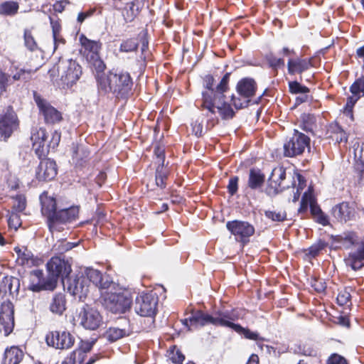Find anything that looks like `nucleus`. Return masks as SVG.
Listing matches in <instances>:
<instances>
[{"mask_svg":"<svg viewBox=\"0 0 364 364\" xmlns=\"http://www.w3.org/2000/svg\"><path fill=\"white\" fill-rule=\"evenodd\" d=\"M229 78L230 73H227L217 85H215L212 75H207L203 78L201 106L210 114L218 113L223 119H232L235 115L225 95L228 90Z\"/></svg>","mask_w":364,"mask_h":364,"instance_id":"obj_1","label":"nucleus"},{"mask_svg":"<svg viewBox=\"0 0 364 364\" xmlns=\"http://www.w3.org/2000/svg\"><path fill=\"white\" fill-rule=\"evenodd\" d=\"M98 88L105 93L112 92L117 98H127L132 93L133 82L129 73L110 72L107 75H97Z\"/></svg>","mask_w":364,"mask_h":364,"instance_id":"obj_2","label":"nucleus"},{"mask_svg":"<svg viewBox=\"0 0 364 364\" xmlns=\"http://www.w3.org/2000/svg\"><path fill=\"white\" fill-rule=\"evenodd\" d=\"M104 285L107 286L103 288L105 290L100 296L107 309L114 314H124L130 309L132 297L128 291L115 282L106 281Z\"/></svg>","mask_w":364,"mask_h":364,"instance_id":"obj_3","label":"nucleus"},{"mask_svg":"<svg viewBox=\"0 0 364 364\" xmlns=\"http://www.w3.org/2000/svg\"><path fill=\"white\" fill-rule=\"evenodd\" d=\"M230 310H218L213 313V315L205 314L201 311L193 312L191 316L183 320V324L191 330V326L198 328L204 326L207 324H213L215 326L225 327L228 319H231L229 315Z\"/></svg>","mask_w":364,"mask_h":364,"instance_id":"obj_4","label":"nucleus"},{"mask_svg":"<svg viewBox=\"0 0 364 364\" xmlns=\"http://www.w3.org/2000/svg\"><path fill=\"white\" fill-rule=\"evenodd\" d=\"M56 70L60 78L59 82L55 80V83L63 89L73 86L82 75L81 66L72 59L60 60Z\"/></svg>","mask_w":364,"mask_h":364,"instance_id":"obj_5","label":"nucleus"},{"mask_svg":"<svg viewBox=\"0 0 364 364\" xmlns=\"http://www.w3.org/2000/svg\"><path fill=\"white\" fill-rule=\"evenodd\" d=\"M356 54L359 58L363 60L362 70L363 73L360 77L350 86V92L352 95L347 98L346 104L343 108V114L348 117L350 121L354 120L353 107L355 103L362 97H364V46L358 48Z\"/></svg>","mask_w":364,"mask_h":364,"instance_id":"obj_6","label":"nucleus"},{"mask_svg":"<svg viewBox=\"0 0 364 364\" xmlns=\"http://www.w3.org/2000/svg\"><path fill=\"white\" fill-rule=\"evenodd\" d=\"M309 146L310 138L294 129L292 134L288 136L284 143V156L294 157L301 155L306 149H309Z\"/></svg>","mask_w":364,"mask_h":364,"instance_id":"obj_7","label":"nucleus"},{"mask_svg":"<svg viewBox=\"0 0 364 364\" xmlns=\"http://www.w3.org/2000/svg\"><path fill=\"white\" fill-rule=\"evenodd\" d=\"M346 240L349 243L346 247H352L345 259L346 264L354 271L359 270L364 267V241L356 239L353 235L347 236Z\"/></svg>","mask_w":364,"mask_h":364,"instance_id":"obj_8","label":"nucleus"},{"mask_svg":"<svg viewBox=\"0 0 364 364\" xmlns=\"http://www.w3.org/2000/svg\"><path fill=\"white\" fill-rule=\"evenodd\" d=\"M237 91L239 97L232 96V102L237 109H242L248 106L250 99L255 95L256 82L252 78H243L237 85Z\"/></svg>","mask_w":364,"mask_h":364,"instance_id":"obj_9","label":"nucleus"},{"mask_svg":"<svg viewBox=\"0 0 364 364\" xmlns=\"http://www.w3.org/2000/svg\"><path fill=\"white\" fill-rule=\"evenodd\" d=\"M158 301L156 293H142L136 298L134 311L141 316L153 318L156 314Z\"/></svg>","mask_w":364,"mask_h":364,"instance_id":"obj_10","label":"nucleus"},{"mask_svg":"<svg viewBox=\"0 0 364 364\" xmlns=\"http://www.w3.org/2000/svg\"><path fill=\"white\" fill-rule=\"evenodd\" d=\"M46 266L48 271V277L49 279L55 281V287L57 286L59 278H61L65 286V279L68 277L72 271L69 262L60 257H53L48 262Z\"/></svg>","mask_w":364,"mask_h":364,"instance_id":"obj_11","label":"nucleus"},{"mask_svg":"<svg viewBox=\"0 0 364 364\" xmlns=\"http://www.w3.org/2000/svg\"><path fill=\"white\" fill-rule=\"evenodd\" d=\"M48 346L59 350L70 349L75 341V336L68 331H53L46 336Z\"/></svg>","mask_w":364,"mask_h":364,"instance_id":"obj_12","label":"nucleus"},{"mask_svg":"<svg viewBox=\"0 0 364 364\" xmlns=\"http://www.w3.org/2000/svg\"><path fill=\"white\" fill-rule=\"evenodd\" d=\"M19 122L12 108L0 115V139L6 141L18 129Z\"/></svg>","mask_w":364,"mask_h":364,"instance_id":"obj_13","label":"nucleus"},{"mask_svg":"<svg viewBox=\"0 0 364 364\" xmlns=\"http://www.w3.org/2000/svg\"><path fill=\"white\" fill-rule=\"evenodd\" d=\"M28 289L33 292L43 290L53 291L55 289V281L47 277L43 278L42 270L36 269L29 273L28 277Z\"/></svg>","mask_w":364,"mask_h":364,"instance_id":"obj_14","label":"nucleus"},{"mask_svg":"<svg viewBox=\"0 0 364 364\" xmlns=\"http://www.w3.org/2000/svg\"><path fill=\"white\" fill-rule=\"evenodd\" d=\"M78 208L75 206L56 211L53 218L48 223L50 231H60L61 227L60 225L75 220L78 215Z\"/></svg>","mask_w":364,"mask_h":364,"instance_id":"obj_15","label":"nucleus"},{"mask_svg":"<svg viewBox=\"0 0 364 364\" xmlns=\"http://www.w3.org/2000/svg\"><path fill=\"white\" fill-rule=\"evenodd\" d=\"M33 99L47 124H55L61 121V113L36 92H33Z\"/></svg>","mask_w":364,"mask_h":364,"instance_id":"obj_16","label":"nucleus"},{"mask_svg":"<svg viewBox=\"0 0 364 364\" xmlns=\"http://www.w3.org/2000/svg\"><path fill=\"white\" fill-rule=\"evenodd\" d=\"M227 229L232 234L238 241L245 242L254 235L255 228L247 221L232 220L226 223Z\"/></svg>","mask_w":364,"mask_h":364,"instance_id":"obj_17","label":"nucleus"},{"mask_svg":"<svg viewBox=\"0 0 364 364\" xmlns=\"http://www.w3.org/2000/svg\"><path fill=\"white\" fill-rule=\"evenodd\" d=\"M67 289L68 292L82 301L89 292L87 279L83 274H77L74 277L67 278Z\"/></svg>","mask_w":364,"mask_h":364,"instance_id":"obj_18","label":"nucleus"},{"mask_svg":"<svg viewBox=\"0 0 364 364\" xmlns=\"http://www.w3.org/2000/svg\"><path fill=\"white\" fill-rule=\"evenodd\" d=\"M80 324L86 329L96 330L102 323V317L100 312L88 305H85L80 312Z\"/></svg>","mask_w":364,"mask_h":364,"instance_id":"obj_19","label":"nucleus"},{"mask_svg":"<svg viewBox=\"0 0 364 364\" xmlns=\"http://www.w3.org/2000/svg\"><path fill=\"white\" fill-rule=\"evenodd\" d=\"M14 306L11 302L1 304L0 306V331H4L6 336H9L14 330Z\"/></svg>","mask_w":364,"mask_h":364,"instance_id":"obj_20","label":"nucleus"},{"mask_svg":"<svg viewBox=\"0 0 364 364\" xmlns=\"http://www.w3.org/2000/svg\"><path fill=\"white\" fill-rule=\"evenodd\" d=\"M287 178L286 169L282 166L274 168L269 178V191L268 194H277L285 188L289 187V185L285 183Z\"/></svg>","mask_w":364,"mask_h":364,"instance_id":"obj_21","label":"nucleus"},{"mask_svg":"<svg viewBox=\"0 0 364 364\" xmlns=\"http://www.w3.org/2000/svg\"><path fill=\"white\" fill-rule=\"evenodd\" d=\"M47 137L45 129L33 128L31 131V140L33 143V148L39 157L45 156L48 153Z\"/></svg>","mask_w":364,"mask_h":364,"instance_id":"obj_22","label":"nucleus"},{"mask_svg":"<svg viewBox=\"0 0 364 364\" xmlns=\"http://www.w3.org/2000/svg\"><path fill=\"white\" fill-rule=\"evenodd\" d=\"M332 214L341 223L351 220L355 216V205L354 203L342 202L333 208Z\"/></svg>","mask_w":364,"mask_h":364,"instance_id":"obj_23","label":"nucleus"},{"mask_svg":"<svg viewBox=\"0 0 364 364\" xmlns=\"http://www.w3.org/2000/svg\"><path fill=\"white\" fill-rule=\"evenodd\" d=\"M122 321L121 323L109 327L107 330L105 336L108 341L114 342L124 337L129 336L132 333V330L129 321L124 318Z\"/></svg>","mask_w":364,"mask_h":364,"instance_id":"obj_24","label":"nucleus"},{"mask_svg":"<svg viewBox=\"0 0 364 364\" xmlns=\"http://www.w3.org/2000/svg\"><path fill=\"white\" fill-rule=\"evenodd\" d=\"M57 175L55 162L50 159L42 160L36 170V178L38 181H50Z\"/></svg>","mask_w":364,"mask_h":364,"instance_id":"obj_25","label":"nucleus"},{"mask_svg":"<svg viewBox=\"0 0 364 364\" xmlns=\"http://www.w3.org/2000/svg\"><path fill=\"white\" fill-rule=\"evenodd\" d=\"M229 315L231 316V319H228V323L225 325V328H232L237 333L243 334L244 336L247 339L254 341L263 340L259 337V335L257 332L251 331L250 330L245 328L240 325L234 323L239 318V316L235 310L231 309L230 311Z\"/></svg>","mask_w":364,"mask_h":364,"instance_id":"obj_26","label":"nucleus"},{"mask_svg":"<svg viewBox=\"0 0 364 364\" xmlns=\"http://www.w3.org/2000/svg\"><path fill=\"white\" fill-rule=\"evenodd\" d=\"M86 279H87L88 284L92 282L96 287H97L100 291V295L104 291V287L107 285H104L106 281L108 282H114L110 279L108 275H102V273L95 269L92 268H86L84 273H82Z\"/></svg>","mask_w":364,"mask_h":364,"instance_id":"obj_27","label":"nucleus"},{"mask_svg":"<svg viewBox=\"0 0 364 364\" xmlns=\"http://www.w3.org/2000/svg\"><path fill=\"white\" fill-rule=\"evenodd\" d=\"M313 58H290L287 63L288 73L290 75L301 74L313 66Z\"/></svg>","mask_w":364,"mask_h":364,"instance_id":"obj_28","label":"nucleus"},{"mask_svg":"<svg viewBox=\"0 0 364 364\" xmlns=\"http://www.w3.org/2000/svg\"><path fill=\"white\" fill-rule=\"evenodd\" d=\"M41 213L47 218L48 223L53 218L56 210V202L53 197L48 196V193L43 192L40 196Z\"/></svg>","mask_w":364,"mask_h":364,"instance_id":"obj_29","label":"nucleus"},{"mask_svg":"<svg viewBox=\"0 0 364 364\" xmlns=\"http://www.w3.org/2000/svg\"><path fill=\"white\" fill-rule=\"evenodd\" d=\"M20 288V280L14 277H4L0 284V293L14 296L18 293Z\"/></svg>","mask_w":364,"mask_h":364,"instance_id":"obj_30","label":"nucleus"},{"mask_svg":"<svg viewBox=\"0 0 364 364\" xmlns=\"http://www.w3.org/2000/svg\"><path fill=\"white\" fill-rule=\"evenodd\" d=\"M24 356L23 352L17 346L7 348L4 354L2 364H19Z\"/></svg>","mask_w":364,"mask_h":364,"instance_id":"obj_31","label":"nucleus"},{"mask_svg":"<svg viewBox=\"0 0 364 364\" xmlns=\"http://www.w3.org/2000/svg\"><path fill=\"white\" fill-rule=\"evenodd\" d=\"M11 77V85L14 81H23L28 82L31 79L33 73L32 70L18 68V66L14 65V62H11V66L9 70Z\"/></svg>","mask_w":364,"mask_h":364,"instance_id":"obj_32","label":"nucleus"},{"mask_svg":"<svg viewBox=\"0 0 364 364\" xmlns=\"http://www.w3.org/2000/svg\"><path fill=\"white\" fill-rule=\"evenodd\" d=\"M16 252L17 262L22 266H31L34 264L33 254L25 247L21 248L16 247L14 248Z\"/></svg>","mask_w":364,"mask_h":364,"instance_id":"obj_33","label":"nucleus"},{"mask_svg":"<svg viewBox=\"0 0 364 364\" xmlns=\"http://www.w3.org/2000/svg\"><path fill=\"white\" fill-rule=\"evenodd\" d=\"M264 182V176L260 170L250 169L248 186L251 189L260 188Z\"/></svg>","mask_w":364,"mask_h":364,"instance_id":"obj_34","label":"nucleus"},{"mask_svg":"<svg viewBox=\"0 0 364 364\" xmlns=\"http://www.w3.org/2000/svg\"><path fill=\"white\" fill-rule=\"evenodd\" d=\"M80 42L85 51L90 53V56L98 54V52L101 48V43L100 41L90 40L84 35L80 36Z\"/></svg>","mask_w":364,"mask_h":364,"instance_id":"obj_35","label":"nucleus"},{"mask_svg":"<svg viewBox=\"0 0 364 364\" xmlns=\"http://www.w3.org/2000/svg\"><path fill=\"white\" fill-rule=\"evenodd\" d=\"M50 311L56 314L61 315L65 310V299L63 294H55L50 305Z\"/></svg>","mask_w":364,"mask_h":364,"instance_id":"obj_36","label":"nucleus"},{"mask_svg":"<svg viewBox=\"0 0 364 364\" xmlns=\"http://www.w3.org/2000/svg\"><path fill=\"white\" fill-rule=\"evenodd\" d=\"M89 156L90 151L84 146L80 145L73 148V161L77 165L82 166Z\"/></svg>","mask_w":364,"mask_h":364,"instance_id":"obj_37","label":"nucleus"},{"mask_svg":"<svg viewBox=\"0 0 364 364\" xmlns=\"http://www.w3.org/2000/svg\"><path fill=\"white\" fill-rule=\"evenodd\" d=\"M18 10V4L15 1H5L0 4V14L14 16Z\"/></svg>","mask_w":364,"mask_h":364,"instance_id":"obj_38","label":"nucleus"},{"mask_svg":"<svg viewBox=\"0 0 364 364\" xmlns=\"http://www.w3.org/2000/svg\"><path fill=\"white\" fill-rule=\"evenodd\" d=\"M168 177V171L163 165H159L156 170V185L160 188L166 187V181Z\"/></svg>","mask_w":364,"mask_h":364,"instance_id":"obj_39","label":"nucleus"},{"mask_svg":"<svg viewBox=\"0 0 364 364\" xmlns=\"http://www.w3.org/2000/svg\"><path fill=\"white\" fill-rule=\"evenodd\" d=\"M328 132L335 134V136H331V137H334L336 141L338 143L343 141L346 142L348 140L346 132L337 123L331 124L329 127Z\"/></svg>","mask_w":364,"mask_h":364,"instance_id":"obj_40","label":"nucleus"},{"mask_svg":"<svg viewBox=\"0 0 364 364\" xmlns=\"http://www.w3.org/2000/svg\"><path fill=\"white\" fill-rule=\"evenodd\" d=\"M265 60H267L269 68L276 72L279 68L284 67V59L282 58H277L272 53L266 54Z\"/></svg>","mask_w":364,"mask_h":364,"instance_id":"obj_41","label":"nucleus"},{"mask_svg":"<svg viewBox=\"0 0 364 364\" xmlns=\"http://www.w3.org/2000/svg\"><path fill=\"white\" fill-rule=\"evenodd\" d=\"M167 353L168 360L174 364H181L185 358L180 350L175 346L171 347Z\"/></svg>","mask_w":364,"mask_h":364,"instance_id":"obj_42","label":"nucleus"},{"mask_svg":"<svg viewBox=\"0 0 364 364\" xmlns=\"http://www.w3.org/2000/svg\"><path fill=\"white\" fill-rule=\"evenodd\" d=\"M76 246L75 243L67 242L65 240H58L53 247V251L58 254H63L65 252L73 249Z\"/></svg>","mask_w":364,"mask_h":364,"instance_id":"obj_43","label":"nucleus"},{"mask_svg":"<svg viewBox=\"0 0 364 364\" xmlns=\"http://www.w3.org/2000/svg\"><path fill=\"white\" fill-rule=\"evenodd\" d=\"M264 215L269 220L274 222H282L287 218V213L284 210H265Z\"/></svg>","mask_w":364,"mask_h":364,"instance_id":"obj_44","label":"nucleus"},{"mask_svg":"<svg viewBox=\"0 0 364 364\" xmlns=\"http://www.w3.org/2000/svg\"><path fill=\"white\" fill-rule=\"evenodd\" d=\"M13 199L14 200L13 205V211L21 213L25 210L26 206V199L24 195H16L15 197H13Z\"/></svg>","mask_w":364,"mask_h":364,"instance_id":"obj_45","label":"nucleus"},{"mask_svg":"<svg viewBox=\"0 0 364 364\" xmlns=\"http://www.w3.org/2000/svg\"><path fill=\"white\" fill-rule=\"evenodd\" d=\"M301 118L303 129L306 132H311L313 130V126L316 122L315 116L311 114H303Z\"/></svg>","mask_w":364,"mask_h":364,"instance_id":"obj_46","label":"nucleus"},{"mask_svg":"<svg viewBox=\"0 0 364 364\" xmlns=\"http://www.w3.org/2000/svg\"><path fill=\"white\" fill-rule=\"evenodd\" d=\"M289 88L290 92L293 94H307L309 92L307 87L301 85L297 81L289 82Z\"/></svg>","mask_w":364,"mask_h":364,"instance_id":"obj_47","label":"nucleus"},{"mask_svg":"<svg viewBox=\"0 0 364 364\" xmlns=\"http://www.w3.org/2000/svg\"><path fill=\"white\" fill-rule=\"evenodd\" d=\"M24 43L26 47L31 51H34L37 49V43L33 37L31 32L28 30L24 31Z\"/></svg>","mask_w":364,"mask_h":364,"instance_id":"obj_48","label":"nucleus"},{"mask_svg":"<svg viewBox=\"0 0 364 364\" xmlns=\"http://www.w3.org/2000/svg\"><path fill=\"white\" fill-rule=\"evenodd\" d=\"M312 193L305 192L301 198L300 207L299 208V213H304L307 210L308 207H310Z\"/></svg>","mask_w":364,"mask_h":364,"instance_id":"obj_49","label":"nucleus"},{"mask_svg":"<svg viewBox=\"0 0 364 364\" xmlns=\"http://www.w3.org/2000/svg\"><path fill=\"white\" fill-rule=\"evenodd\" d=\"M10 85V75L0 70V95L6 90L7 87Z\"/></svg>","mask_w":364,"mask_h":364,"instance_id":"obj_50","label":"nucleus"},{"mask_svg":"<svg viewBox=\"0 0 364 364\" xmlns=\"http://www.w3.org/2000/svg\"><path fill=\"white\" fill-rule=\"evenodd\" d=\"M138 47V43L134 39H128L120 46V50L122 52H132L135 50Z\"/></svg>","mask_w":364,"mask_h":364,"instance_id":"obj_51","label":"nucleus"},{"mask_svg":"<svg viewBox=\"0 0 364 364\" xmlns=\"http://www.w3.org/2000/svg\"><path fill=\"white\" fill-rule=\"evenodd\" d=\"M18 213L12 211L8 219V224L9 228H14L16 230L21 225L20 217Z\"/></svg>","mask_w":364,"mask_h":364,"instance_id":"obj_52","label":"nucleus"},{"mask_svg":"<svg viewBox=\"0 0 364 364\" xmlns=\"http://www.w3.org/2000/svg\"><path fill=\"white\" fill-rule=\"evenodd\" d=\"M326 247V244L323 241H318L317 243L313 245L309 248L308 254L312 257H315L318 255V253Z\"/></svg>","mask_w":364,"mask_h":364,"instance_id":"obj_53","label":"nucleus"},{"mask_svg":"<svg viewBox=\"0 0 364 364\" xmlns=\"http://www.w3.org/2000/svg\"><path fill=\"white\" fill-rule=\"evenodd\" d=\"M60 133L56 130H55L52 133L50 140L48 142H47L48 151L50 150V149H55L58 146L60 141Z\"/></svg>","mask_w":364,"mask_h":364,"instance_id":"obj_54","label":"nucleus"},{"mask_svg":"<svg viewBox=\"0 0 364 364\" xmlns=\"http://www.w3.org/2000/svg\"><path fill=\"white\" fill-rule=\"evenodd\" d=\"M90 60L92 62L93 66L95 68L97 73H101L105 68V65L103 61L100 58L98 54L90 56Z\"/></svg>","mask_w":364,"mask_h":364,"instance_id":"obj_55","label":"nucleus"},{"mask_svg":"<svg viewBox=\"0 0 364 364\" xmlns=\"http://www.w3.org/2000/svg\"><path fill=\"white\" fill-rule=\"evenodd\" d=\"M311 284L314 290L319 293L324 291L326 288V282L322 279H314Z\"/></svg>","mask_w":364,"mask_h":364,"instance_id":"obj_56","label":"nucleus"},{"mask_svg":"<svg viewBox=\"0 0 364 364\" xmlns=\"http://www.w3.org/2000/svg\"><path fill=\"white\" fill-rule=\"evenodd\" d=\"M238 180L239 179H238L237 176L232 177L229 180V183L228 185V193L231 196H234L237 191Z\"/></svg>","mask_w":364,"mask_h":364,"instance_id":"obj_57","label":"nucleus"},{"mask_svg":"<svg viewBox=\"0 0 364 364\" xmlns=\"http://www.w3.org/2000/svg\"><path fill=\"white\" fill-rule=\"evenodd\" d=\"M50 26L52 28L53 37V38H58V34L60 33L61 26L58 19L54 18L52 16H49Z\"/></svg>","mask_w":364,"mask_h":364,"instance_id":"obj_58","label":"nucleus"},{"mask_svg":"<svg viewBox=\"0 0 364 364\" xmlns=\"http://www.w3.org/2000/svg\"><path fill=\"white\" fill-rule=\"evenodd\" d=\"M192 133L197 137L203 135V124L202 122L196 120L191 123Z\"/></svg>","mask_w":364,"mask_h":364,"instance_id":"obj_59","label":"nucleus"},{"mask_svg":"<svg viewBox=\"0 0 364 364\" xmlns=\"http://www.w3.org/2000/svg\"><path fill=\"white\" fill-rule=\"evenodd\" d=\"M350 294L346 290L341 291L337 296L338 304L341 306L347 304V303L348 301H350Z\"/></svg>","mask_w":364,"mask_h":364,"instance_id":"obj_60","label":"nucleus"},{"mask_svg":"<svg viewBox=\"0 0 364 364\" xmlns=\"http://www.w3.org/2000/svg\"><path fill=\"white\" fill-rule=\"evenodd\" d=\"M95 343V340H92V341L81 340L80 343V346H79V349L80 351H82L84 353H87L92 349Z\"/></svg>","mask_w":364,"mask_h":364,"instance_id":"obj_61","label":"nucleus"},{"mask_svg":"<svg viewBox=\"0 0 364 364\" xmlns=\"http://www.w3.org/2000/svg\"><path fill=\"white\" fill-rule=\"evenodd\" d=\"M328 364H348L346 360L338 355L333 354L328 360Z\"/></svg>","mask_w":364,"mask_h":364,"instance_id":"obj_62","label":"nucleus"},{"mask_svg":"<svg viewBox=\"0 0 364 364\" xmlns=\"http://www.w3.org/2000/svg\"><path fill=\"white\" fill-rule=\"evenodd\" d=\"M310 210L311 214L314 216V218L322 213L321 209L317 205L314 197L312 196L311 204H310Z\"/></svg>","mask_w":364,"mask_h":364,"instance_id":"obj_63","label":"nucleus"},{"mask_svg":"<svg viewBox=\"0 0 364 364\" xmlns=\"http://www.w3.org/2000/svg\"><path fill=\"white\" fill-rule=\"evenodd\" d=\"M315 220L317 223L323 225H326L328 223V218L323 212L319 215H316L315 217Z\"/></svg>","mask_w":364,"mask_h":364,"instance_id":"obj_64","label":"nucleus"}]
</instances>
